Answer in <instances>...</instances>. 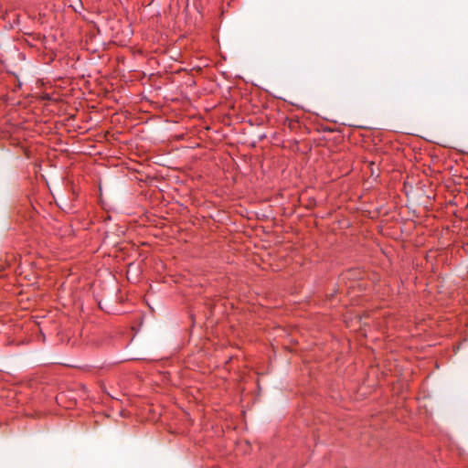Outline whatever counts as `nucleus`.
<instances>
[{"instance_id":"obj_1","label":"nucleus","mask_w":468,"mask_h":468,"mask_svg":"<svg viewBox=\"0 0 468 468\" xmlns=\"http://www.w3.org/2000/svg\"><path fill=\"white\" fill-rule=\"evenodd\" d=\"M342 275L344 279H360L363 275V271H361L359 269H350L344 272Z\"/></svg>"},{"instance_id":"obj_2","label":"nucleus","mask_w":468,"mask_h":468,"mask_svg":"<svg viewBox=\"0 0 468 468\" xmlns=\"http://www.w3.org/2000/svg\"><path fill=\"white\" fill-rule=\"evenodd\" d=\"M34 38L40 39L42 42H44L47 39L46 36L40 35V34L36 35V37Z\"/></svg>"},{"instance_id":"obj_3","label":"nucleus","mask_w":468,"mask_h":468,"mask_svg":"<svg viewBox=\"0 0 468 468\" xmlns=\"http://www.w3.org/2000/svg\"><path fill=\"white\" fill-rule=\"evenodd\" d=\"M297 123H298L297 121L290 120L289 121V127L292 129Z\"/></svg>"},{"instance_id":"obj_4","label":"nucleus","mask_w":468,"mask_h":468,"mask_svg":"<svg viewBox=\"0 0 468 468\" xmlns=\"http://www.w3.org/2000/svg\"><path fill=\"white\" fill-rule=\"evenodd\" d=\"M374 165H375V163H374V162H370V163H369V165H370V166H373Z\"/></svg>"}]
</instances>
